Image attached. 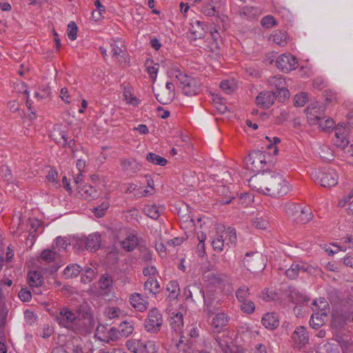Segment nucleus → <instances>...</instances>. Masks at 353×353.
<instances>
[{
  "instance_id": "f257e3e1",
  "label": "nucleus",
  "mask_w": 353,
  "mask_h": 353,
  "mask_svg": "<svg viewBox=\"0 0 353 353\" xmlns=\"http://www.w3.org/2000/svg\"><path fill=\"white\" fill-rule=\"evenodd\" d=\"M55 319L60 326L81 334L91 332L95 325L90 308L84 305H80L76 312L63 307L59 309Z\"/></svg>"
},
{
  "instance_id": "f03ea898",
  "label": "nucleus",
  "mask_w": 353,
  "mask_h": 353,
  "mask_svg": "<svg viewBox=\"0 0 353 353\" xmlns=\"http://www.w3.org/2000/svg\"><path fill=\"white\" fill-rule=\"evenodd\" d=\"M248 183L250 188L256 192L274 197L285 195L291 190L283 174L270 170L252 176Z\"/></svg>"
},
{
  "instance_id": "7ed1b4c3",
  "label": "nucleus",
  "mask_w": 353,
  "mask_h": 353,
  "mask_svg": "<svg viewBox=\"0 0 353 353\" xmlns=\"http://www.w3.org/2000/svg\"><path fill=\"white\" fill-rule=\"evenodd\" d=\"M172 75L178 79L179 87L185 95L193 97L201 91V83L199 79L187 75L178 68L173 69Z\"/></svg>"
},
{
  "instance_id": "20e7f679",
  "label": "nucleus",
  "mask_w": 353,
  "mask_h": 353,
  "mask_svg": "<svg viewBox=\"0 0 353 353\" xmlns=\"http://www.w3.org/2000/svg\"><path fill=\"white\" fill-rule=\"evenodd\" d=\"M312 176L316 183H320L324 188L335 186L338 183L339 176L332 168H323L312 172Z\"/></svg>"
},
{
  "instance_id": "39448f33",
  "label": "nucleus",
  "mask_w": 353,
  "mask_h": 353,
  "mask_svg": "<svg viewBox=\"0 0 353 353\" xmlns=\"http://www.w3.org/2000/svg\"><path fill=\"white\" fill-rule=\"evenodd\" d=\"M244 266L250 272L262 271L265 268V261L259 252L247 253L243 259Z\"/></svg>"
},
{
  "instance_id": "423d86ee",
  "label": "nucleus",
  "mask_w": 353,
  "mask_h": 353,
  "mask_svg": "<svg viewBox=\"0 0 353 353\" xmlns=\"http://www.w3.org/2000/svg\"><path fill=\"white\" fill-rule=\"evenodd\" d=\"M163 318L157 308L150 310L148 319L145 322V328L148 332L157 333L162 326Z\"/></svg>"
},
{
  "instance_id": "0eeeda50",
  "label": "nucleus",
  "mask_w": 353,
  "mask_h": 353,
  "mask_svg": "<svg viewBox=\"0 0 353 353\" xmlns=\"http://www.w3.org/2000/svg\"><path fill=\"white\" fill-rule=\"evenodd\" d=\"M305 112L309 124L313 125L317 124L324 116L325 107L316 102L311 103Z\"/></svg>"
},
{
  "instance_id": "6e6552de",
  "label": "nucleus",
  "mask_w": 353,
  "mask_h": 353,
  "mask_svg": "<svg viewBox=\"0 0 353 353\" xmlns=\"http://www.w3.org/2000/svg\"><path fill=\"white\" fill-rule=\"evenodd\" d=\"M296 59L291 54H283L276 60V65L278 69L283 72H289L296 68Z\"/></svg>"
},
{
  "instance_id": "1a4fd4ad",
  "label": "nucleus",
  "mask_w": 353,
  "mask_h": 353,
  "mask_svg": "<svg viewBox=\"0 0 353 353\" xmlns=\"http://www.w3.org/2000/svg\"><path fill=\"white\" fill-rule=\"evenodd\" d=\"M292 341L296 347H304L309 341V335L306 328L303 326H298L292 333Z\"/></svg>"
},
{
  "instance_id": "9d476101",
  "label": "nucleus",
  "mask_w": 353,
  "mask_h": 353,
  "mask_svg": "<svg viewBox=\"0 0 353 353\" xmlns=\"http://www.w3.org/2000/svg\"><path fill=\"white\" fill-rule=\"evenodd\" d=\"M184 294L187 299H191L192 301L196 302L204 300V292L199 283H194L190 284L184 289Z\"/></svg>"
},
{
  "instance_id": "9b49d317",
  "label": "nucleus",
  "mask_w": 353,
  "mask_h": 353,
  "mask_svg": "<svg viewBox=\"0 0 353 353\" xmlns=\"http://www.w3.org/2000/svg\"><path fill=\"white\" fill-rule=\"evenodd\" d=\"M264 163L265 155L259 151L253 152L248 157V168L254 172H258L259 169L263 168Z\"/></svg>"
},
{
  "instance_id": "f8f14e48",
  "label": "nucleus",
  "mask_w": 353,
  "mask_h": 353,
  "mask_svg": "<svg viewBox=\"0 0 353 353\" xmlns=\"http://www.w3.org/2000/svg\"><path fill=\"white\" fill-rule=\"evenodd\" d=\"M216 343L223 353H243V349L236 345L229 344L228 338L223 334L221 336H216L214 337Z\"/></svg>"
},
{
  "instance_id": "ddd939ff",
  "label": "nucleus",
  "mask_w": 353,
  "mask_h": 353,
  "mask_svg": "<svg viewBox=\"0 0 353 353\" xmlns=\"http://www.w3.org/2000/svg\"><path fill=\"white\" fill-rule=\"evenodd\" d=\"M276 99V93L272 91H265L261 92L256 98V102L258 105L263 108H268L271 106Z\"/></svg>"
},
{
  "instance_id": "4468645a",
  "label": "nucleus",
  "mask_w": 353,
  "mask_h": 353,
  "mask_svg": "<svg viewBox=\"0 0 353 353\" xmlns=\"http://www.w3.org/2000/svg\"><path fill=\"white\" fill-rule=\"evenodd\" d=\"M229 316L223 312L217 313L211 323L212 330L214 333H220L228 324Z\"/></svg>"
},
{
  "instance_id": "2eb2a0df",
  "label": "nucleus",
  "mask_w": 353,
  "mask_h": 353,
  "mask_svg": "<svg viewBox=\"0 0 353 353\" xmlns=\"http://www.w3.org/2000/svg\"><path fill=\"white\" fill-rule=\"evenodd\" d=\"M261 14V10L254 6H243L239 10V15L241 18L252 20L256 19Z\"/></svg>"
},
{
  "instance_id": "dca6fc26",
  "label": "nucleus",
  "mask_w": 353,
  "mask_h": 353,
  "mask_svg": "<svg viewBox=\"0 0 353 353\" xmlns=\"http://www.w3.org/2000/svg\"><path fill=\"white\" fill-rule=\"evenodd\" d=\"M262 324L267 329L273 330L279 326V318L274 312H268L261 319Z\"/></svg>"
},
{
  "instance_id": "f3484780",
  "label": "nucleus",
  "mask_w": 353,
  "mask_h": 353,
  "mask_svg": "<svg viewBox=\"0 0 353 353\" xmlns=\"http://www.w3.org/2000/svg\"><path fill=\"white\" fill-rule=\"evenodd\" d=\"M208 28L199 20L192 21L190 31L194 39H201L205 37Z\"/></svg>"
},
{
  "instance_id": "a211bd4d",
  "label": "nucleus",
  "mask_w": 353,
  "mask_h": 353,
  "mask_svg": "<svg viewBox=\"0 0 353 353\" xmlns=\"http://www.w3.org/2000/svg\"><path fill=\"white\" fill-rule=\"evenodd\" d=\"M130 302L132 306L138 311L143 312L148 307V303L145 301L141 294L134 293L130 296Z\"/></svg>"
},
{
  "instance_id": "6ab92c4d",
  "label": "nucleus",
  "mask_w": 353,
  "mask_h": 353,
  "mask_svg": "<svg viewBox=\"0 0 353 353\" xmlns=\"http://www.w3.org/2000/svg\"><path fill=\"white\" fill-rule=\"evenodd\" d=\"M101 245V236L98 233H92L87 236L85 249L90 252H96Z\"/></svg>"
},
{
  "instance_id": "aec40b11",
  "label": "nucleus",
  "mask_w": 353,
  "mask_h": 353,
  "mask_svg": "<svg viewBox=\"0 0 353 353\" xmlns=\"http://www.w3.org/2000/svg\"><path fill=\"white\" fill-rule=\"evenodd\" d=\"M121 165L122 169L128 174H134L140 170L141 165L136 161L131 159H121Z\"/></svg>"
},
{
  "instance_id": "412c9836",
  "label": "nucleus",
  "mask_w": 353,
  "mask_h": 353,
  "mask_svg": "<svg viewBox=\"0 0 353 353\" xmlns=\"http://www.w3.org/2000/svg\"><path fill=\"white\" fill-rule=\"evenodd\" d=\"M144 290L147 294L155 295L160 292L159 283L156 279L149 277L144 283Z\"/></svg>"
},
{
  "instance_id": "4be33fe9",
  "label": "nucleus",
  "mask_w": 353,
  "mask_h": 353,
  "mask_svg": "<svg viewBox=\"0 0 353 353\" xmlns=\"http://www.w3.org/2000/svg\"><path fill=\"white\" fill-rule=\"evenodd\" d=\"M112 56L116 57L119 61H121L120 59L123 58L124 61H127L124 57L125 54V47L121 41H114L111 43Z\"/></svg>"
},
{
  "instance_id": "5701e85b",
  "label": "nucleus",
  "mask_w": 353,
  "mask_h": 353,
  "mask_svg": "<svg viewBox=\"0 0 353 353\" xmlns=\"http://www.w3.org/2000/svg\"><path fill=\"white\" fill-rule=\"evenodd\" d=\"M172 329L176 332H181L183 327V316L181 312L172 313L170 319Z\"/></svg>"
},
{
  "instance_id": "b1692460",
  "label": "nucleus",
  "mask_w": 353,
  "mask_h": 353,
  "mask_svg": "<svg viewBox=\"0 0 353 353\" xmlns=\"http://www.w3.org/2000/svg\"><path fill=\"white\" fill-rule=\"evenodd\" d=\"M78 191L85 199H94L97 196V190L90 185L78 186Z\"/></svg>"
},
{
  "instance_id": "393cba45",
  "label": "nucleus",
  "mask_w": 353,
  "mask_h": 353,
  "mask_svg": "<svg viewBox=\"0 0 353 353\" xmlns=\"http://www.w3.org/2000/svg\"><path fill=\"white\" fill-rule=\"evenodd\" d=\"M300 271L307 272V268L304 265L299 263H292L291 267L285 271V275L290 279H295Z\"/></svg>"
},
{
  "instance_id": "a878e982",
  "label": "nucleus",
  "mask_w": 353,
  "mask_h": 353,
  "mask_svg": "<svg viewBox=\"0 0 353 353\" xmlns=\"http://www.w3.org/2000/svg\"><path fill=\"white\" fill-rule=\"evenodd\" d=\"M174 96V93L169 90H160L155 94L157 100L161 104L165 105L170 103Z\"/></svg>"
},
{
  "instance_id": "bb28decb",
  "label": "nucleus",
  "mask_w": 353,
  "mask_h": 353,
  "mask_svg": "<svg viewBox=\"0 0 353 353\" xmlns=\"http://www.w3.org/2000/svg\"><path fill=\"white\" fill-rule=\"evenodd\" d=\"M122 248L128 251H132L138 245V239L135 235L130 234L121 242Z\"/></svg>"
},
{
  "instance_id": "cd10ccee",
  "label": "nucleus",
  "mask_w": 353,
  "mask_h": 353,
  "mask_svg": "<svg viewBox=\"0 0 353 353\" xmlns=\"http://www.w3.org/2000/svg\"><path fill=\"white\" fill-rule=\"evenodd\" d=\"M325 318L323 313L314 312L310 320V326L314 329H319L325 323Z\"/></svg>"
},
{
  "instance_id": "c85d7f7f",
  "label": "nucleus",
  "mask_w": 353,
  "mask_h": 353,
  "mask_svg": "<svg viewBox=\"0 0 353 353\" xmlns=\"http://www.w3.org/2000/svg\"><path fill=\"white\" fill-rule=\"evenodd\" d=\"M126 347L134 353H141L146 348V345L135 339H130L126 341Z\"/></svg>"
},
{
  "instance_id": "c756f323",
  "label": "nucleus",
  "mask_w": 353,
  "mask_h": 353,
  "mask_svg": "<svg viewBox=\"0 0 353 353\" xmlns=\"http://www.w3.org/2000/svg\"><path fill=\"white\" fill-rule=\"evenodd\" d=\"M313 305L315 306V308H312L314 312L319 311L324 314V317L327 316V311L329 310V304L324 298H320L314 301Z\"/></svg>"
},
{
  "instance_id": "7c9ffc66",
  "label": "nucleus",
  "mask_w": 353,
  "mask_h": 353,
  "mask_svg": "<svg viewBox=\"0 0 353 353\" xmlns=\"http://www.w3.org/2000/svg\"><path fill=\"white\" fill-rule=\"evenodd\" d=\"M344 129L337 128L335 130V144L341 148L344 149L348 144L349 141L345 137V135L344 134Z\"/></svg>"
},
{
  "instance_id": "2f4dec72",
  "label": "nucleus",
  "mask_w": 353,
  "mask_h": 353,
  "mask_svg": "<svg viewBox=\"0 0 353 353\" xmlns=\"http://www.w3.org/2000/svg\"><path fill=\"white\" fill-rule=\"evenodd\" d=\"M50 137L59 145L64 147L67 145L66 134L57 129H54Z\"/></svg>"
},
{
  "instance_id": "473e14b6",
  "label": "nucleus",
  "mask_w": 353,
  "mask_h": 353,
  "mask_svg": "<svg viewBox=\"0 0 353 353\" xmlns=\"http://www.w3.org/2000/svg\"><path fill=\"white\" fill-rule=\"evenodd\" d=\"M312 219V210L308 208H303L300 211V213L296 221L298 223L305 224Z\"/></svg>"
},
{
  "instance_id": "72a5a7b5",
  "label": "nucleus",
  "mask_w": 353,
  "mask_h": 353,
  "mask_svg": "<svg viewBox=\"0 0 353 353\" xmlns=\"http://www.w3.org/2000/svg\"><path fill=\"white\" fill-rule=\"evenodd\" d=\"M81 270L82 268L79 265L77 264H72L68 265L65 268L63 272V274L67 279L76 277L79 275Z\"/></svg>"
},
{
  "instance_id": "f704fd0d",
  "label": "nucleus",
  "mask_w": 353,
  "mask_h": 353,
  "mask_svg": "<svg viewBox=\"0 0 353 353\" xmlns=\"http://www.w3.org/2000/svg\"><path fill=\"white\" fill-rule=\"evenodd\" d=\"M146 160L157 165L164 166L167 163V160L154 153L150 152L146 155Z\"/></svg>"
},
{
  "instance_id": "c9c22d12",
  "label": "nucleus",
  "mask_w": 353,
  "mask_h": 353,
  "mask_svg": "<svg viewBox=\"0 0 353 353\" xmlns=\"http://www.w3.org/2000/svg\"><path fill=\"white\" fill-rule=\"evenodd\" d=\"M28 283L32 287H38L42 283V276L37 272H30L28 274Z\"/></svg>"
},
{
  "instance_id": "e433bc0d",
  "label": "nucleus",
  "mask_w": 353,
  "mask_h": 353,
  "mask_svg": "<svg viewBox=\"0 0 353 353\" xmlns=\"http://www.w3.org/2000/svg\"><path fill=\"white\" fill-rule=\"evenodd\" d=\"M272 41L280 46H284L287 43V37L285 32L281 30H276L272 34Z\"/></svg>"
},
{
  "instance_id": "4c0bfd02",
  "label": "nucleus",
  "mask_w": 353,
  "mask_h": 353,
  "mask_svg": "<svg viewBox=\"0 0 353 353\" xmlns=\"http://www.w3.org/2000/svg\"><path fill=\"white\" fill-rule=\"evenodd\" d=\"M119 332L121 337H128L134 331V327L130 322L123 321L119 325Z\"/></svg>"
},
{
  "instance_id": "58836bf2",
  "label": "nucleus",
  "mask_w": 353,
  "mask_h": 353,
  "mask_svg": "<svg viewBox=\"0 0 353 353\" xmlns=\"http://www.w3.org/2000/svg\"><path fill=\"white\" fill-rule=\"evenodd\" d=\"M317 124L321 130L326 131L334 128V121L331 118L323 116Z\"/></svg>"
},
{
  "instance_id": "ea45409f",
  "label": "nucleus",
  "mask_w": 353,
  "mask_h": 353,
  "mask_svg": "<svg viewBox=\"0 0 353 353\" xmlns=\"http://www.w3.org/2000/svg\"><path fill=\"white\" fill-rule=\"evenodd\" d=\"M250 294V289L246 285L241 286L236 292V299L240 303L248 300L247 298Z\"/></svg>"
},
{
  "instance_id": "a19ab883",
  "label": "nucleus",
  "mask_w": 353,
  "mask_h": 353,
  "mask_svg": "<svg viewBox=\"0 0 353 353\" xmlns=\"http://www.w3.org/2000/svg\"><path fill=\"white\" fill-rule=\"evenodd\" d=\"M57 256V253L53 250L45 249L41 253L40 258L46 263L52 262Z\"/></svg>"
},
{
  "instance_id": "79ce46f5",
  "label": "nucleus",
  "mask_w": 353,
  "mask_h": 353,
  "mask_svg": "<svg viewBox=\"0 0 353 353\" xmlns=\"http://www.w3.org/2000/svg\"><path fill=\"white\" fill-rule=\"evenodd\" d=\"M261 24L264 28L269 29L277 26L278 23L273 16L267 15L261 19Z\"/></svg>"
},
{
  "instance_id": "37998d69",
  "label": "nucleus",
  "mask_w": 353,
  "mask_h": 353,
  "mask_svg": "<svg viewBox=\"0 0 353 353\" xmlns=\"http://www.w3.org/2000/svg\"><path fill=\"white\" fill-rule=\"evenodd\" d=\"M144 211L147 216L153 219H157L160 216L158 207L154 204L145 206Z\"/></svg>"
},
{
  "instance_id": "c03bdc74",
  "label": "nucleus",
  "mask_w": 353,
  "mask_h": 353,
  "mask_svg": "<svg viewBox=\"0 0 353 353\" xmlns=\"http://www.w3.org/2000/svg\"><path fill=\"white\" fill-rule=\"evenodd\" d=\"M95 275V270L91 268H85L84 273L81 275V281L84 283H88L94 279Z\"/></svg>"
},
{
  "instance_id": "a18cd8bd",
  "label": "nucleus",
  "mask_w": 353,
  "mask_h": 353,
  "mask_svg": "<svg viewBox=\"0 0 353 353\" xmlns=\"http://www.w3.org/2000/svg\"><path fill=\"white\" fill-rule=\"evenodd\" d=\"M112 279L110 276L105 274L101 276L99 281V286L101 289L106 290L108 289L112 285Z\"/></svg>"
},
{
  "instance_id": "49530a36",
  "label": "nucleus",
  "mask_w": 353,
  "mask_h": 353,
  "mask_svg": "<svg viewBox=\"0 0 353 353\" xmlns=\"http://www.w3.org/2000/svg\"><path fill=\"white\" fill-rule=\"evenodd\" d=\"M253 225L259 229L265 230L269 226V222L263 216H256L252 221Z\"/></svg>"
},
{
  "instance_id": "de8ad7c7",
  "label": "nucleus",
  "mask_w": 353,
  "mask_h": 353,
  "mask_svg": "<svg viewBox=\"0 0 353 353\" xmlns=\"http://www.w3.org/2000/svg\"><path fill=\"white\" fill-rule=\"evenodd\" d=\"M225 241V239H224L223 234L218 235L212 241V245L213 249L215 251H219V252L222 251L223 249Z\"/></svg>"
},
{
  "instance_id": "09e8293b",
  "label": "nucleus",
  "mask_w": 353,
  "mask_h": 353,
  "mask_svg": "<svg viewBox=\"0 0 353 353\" xmlns=\"http://www.w3.org/2000/svg\"><path fill=\"white\" fill-rule=\"evenodd\" d=\"M240 307L244 313L251 314L254 311L255 305L253 301L248 299L241 302Z\"/></svg>"
},
{
  "instance_id": "8fccbe9b",
  "label": "nucleus",
  "mask_w": 353,
  "mask_h": 353,
  "mask_svg": "<svg viewBox=\"0 0 353 353\" xmlns=\"http://www.w3.org/2000/svg\"><path fill=\"white\" fill-rule=\"evenodd\" d=\"M68 37L72 40L74 41L77 37L78 28L75 22L70 21L68 25Z\"/></svg>"
},
{
  "instance_id": "3c124183",
  "label": "nucleus",
  "mask_w": 353,
  "mask_h": 353,
  "mask_svg": "<svg viewBox=\"0 0 353 353\" xmlns=\"http://www.w3.org/2000/svg\"><path fill=\"white\" fill-rule=\"evenodd\" d=\"M167 290L170 292V296L174 299L176 298L179 292V286L176 281H171L167 285Z\"/></svg>"
},
{
  "instance_id": "603ef678",
  "label": "nucleus",
  "mask_w": 353,
  "mask_h": 353,
  "mask_svg": "<svg viewBox=\"0 0 353 353\" xmlns=\"http://www.w3.org/2000/svg\"><path fill=\"white\" fill-rule=\"evenodd\" d=\"M225 237L224 239L228 240L229 243L234 245L236 241V234L234 228L229 227L224 232Z\"/></svg>"
},
{
  "instance_id": "864d4df0",
  "label": "nucleus",
  "mask_w": 353,
  "mask_h": 353,
  "mask_svg": "<svg viewBox=\"0 0 353 353\" xmlns=\"http://www.w3.org/2000/svg\"><path fill=\"white\" fill-rule=\"evenodd\" d=\"M292 301L296 305L307 303L309 301V298L300 292H294L292 294Z\"/></svg>"
},
{
  "instance_id": "5fc2aeb1",
  "label": "nucleus",
  "mask_w": 353,
  "mask_h": 353,
  "mask_svg": "<svg viewBox=\"0 0 353 353\" xmlns=\"http://www.w3.org/2000/svg\"><path fill=\"white\" fill-rule=\"evenodd\" d=\"M219 0H211V3L206 6L203 8V13L207 16H214L217 12L215 3H218Z\"/></svg>"
},
{
  "instance_id": "6e6d98bb",
  "label": "nucleus",
  "mask_w": 353,
  "mask_h": 353,
  "mask_svg": "<svg viewBox=\"0 0 353 353\" xmlns=\"http://www.w3.org/2000/svg\"><path fill=\"white\" fill-rule=\"evenodd\" d=\"M307 101V96L305 93H301L295 95L294 104L298 107H303Z\"/></svg>"
},
{
  "instance_id": "4d7b16f0",
  "label": "nucleus",
  "mask_w": 353,
  "mask_h": 353,
  "mask_svg": "<svg viewBox=\"0 0 353 353\" xmlns=\"http://www.w3.org/2000/svg\"><path fill=\"white\" fill-rule=\"evenodd\" d=\"M270 84L275 86L277 90L284 87L285 85V79L279 76L272 77L269 80Z\"/></svg>"
},
{
  "instance_id": "13d9d810",
  "label": "nucleus",
  "mask_w": 353,
  "mask_h": 353,
  "mask_svg": "<svg viewBox=\"0 0 353 353\" xmlns=\"http://www.w3.org/2000/svg\"><path fill=\"white\" fill-rule=\"evenodd\" d=\"M207 276H208V279L210 280V281L214 285L221 283L225 279V275L217 274H214V273H210Z\"/></svg>"
},
{
  "instance_id": "bf43d9fd",
  "label": "nucleus",
  "mask_w": 353,
  "mask_h": 353,
  "mask_svg": "<svg viewBox=\"0 0 353 353\" xmlns=\"http://www.w3.org/2000/svg\"><path fill=\"white\" fill-rule=\"evenodd\" d=\"M109 206L110 205L108 202L102 203L99 206L94 208V213L95 216L99 218L102 217Z\"/></svg>"
},
{
  "instance_id": "052dcab7",
  "label": "nucleus",
  "mask_w": 353,
  "mask_h": 353,
  "mask_svg": "<svg viewBox=\"0 0 353 353\" xmlns=\"http://www.w3.org/2000/svg\"><path fill=\"white\" fill-rule=\"evenodd\" d=\"M276 93V99L277 98L279 101H284L290 97V92L285 87L281 88L277 90Z\"/></svg>"
},
{
  "instance_id": "680f3d73",
  "label": "nucleus",
  "mask_w": 353,
  "mask_h": 353,
  "mask_svg": "<svg viewBox=\"0 0 353 353\" xmlns=\"http://www.w3.org/2000/svg\"><path fill=\"white\" fill-rule=\"evenodd\" d=\"M123 96L128 103L133 105L138 104V99L136 97H132L131 92L129 90L125 89Z\"/></svg>"
},
{
  "instance_id": "e2e57ef3",
  "label": "nucleus",
  "mask_w": 353,
  "mask_h": 353,
  "mask_svg": "<svg viewBox=\"0 0 353 353\" xmlns=\"http://www.w3.org/2000/svg\"><path fill=\"white\" fill-rule=\"evenodd\" d=\"M87 236H77L74 238V246L78 249H83L86 247Z\"/></svg>"
},
{
  "instance_id": "0e129e2a",
  "label": "nucleus",
  "mask_w": 353,
  "mask_h": 353,
  "mask_svg": "<svg viewBox=\"0 0 353 353\" xmlns=\"http://www.w3.org/2000/svg\"><path fill=\"white\" fill-rule=\"evenodd\" d=\"M120 336L121 334L119 330L116 327H112L108 331V340L107 341L108 342L109 340L117 341V339H119Z\"/></svg>"
},
{
  "instance_id": "69168bd1",
  "label": "nucleus",
  "mask_w": 353,
  "mask_h": 353,
  "mask_svg": "<svg viewBox=\"0 0 353 353\" xmlns=\"http://www.w3.org/2000/svg\"><path fill=\"white\" fill-rule=\"evenodd\" d=\"M18 295H19V299L23 302L30 301L31 297H32L30 292L26 288H22L19 291Z\"/></svg>"
},
{
  "instance_id": "338daca9",
  "label": "nucleus",
  "mask_w": 353,
  "mask_h": 353,
  "mask_svg": "<svg viewBox=\"0 0 353 353\" xmlns=\"http://www.w3.org/2000/svg\"><path fill=\"white\" fill-rule=\"evenodd\" d=\"M220 88L226 94H230L234 91L233 86L228 80H224L221 82Z\"/></svg>"
},
{
  "instance_id": "774afa93",
  "label": "nucleus",
  "mask_w": 353,
  "mask_h": 353,
  "mask_svg": "<svg viewBox=\"0 0 353 353\" xmlns=\"http://www.w3.org/2000/svg\"><path fill=\"white\" fill-rule=\"evenodd\" d=\"M70 245L65 237L59 236L56 239V247L59 249L65 250Z\"/></svg>"
}]
</instances>
